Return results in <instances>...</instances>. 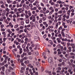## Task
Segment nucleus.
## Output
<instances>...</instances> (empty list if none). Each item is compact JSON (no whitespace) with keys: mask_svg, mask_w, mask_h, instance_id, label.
Here are the masks:
<instances>
[{"mask_svg":"<svg viewBox=\"0 0 75 75\" xmlns=\"http://www.w3.org/2000/svg\"><path fill=\"white\" fill-rule=\"evenodd\" d=\"M30 20H32L33 22H35L36 21V19H35V17L34 15H32L30 18Z\"/></svg>","mask_w":75,"mask_h":75,"instance_id":"f257e3e1","label":"nucleus"},{"mask_svg":"<svg viewBox=\"0 0 75 75\" xmlns=\"http://www.w3.org/2000/svg\"><path fill=\"white\" fill-rule=\"evenodd\" d=\"M68 68L69 69L68 70V72L70 73V75H72V74H73V71H72L71 69H70V68H71V69H72V67L69 66L68 67Z\"/></svg>","mask_w":75,"mask_h":75,"instance_id":"f03ea898","label":"nucleus"},{"mask_svg":"<svg viewBox=\"0 0 75 75\" xmlns=\"http://www.w3.org/2000/svg\"><path fill=\"white\" fill-rule=\"evenodd\" d=\"M48 62L49 63H51L52 62V59L51 57H49L48 59Z\"/></svg>","mask_w":75,"mask_h":75,"instance_id":"7ed1b4c3","label":"nucleus"},{"mask_svg":"<svg viewBox=\"0 0 75 75\" xmlns=\"http://www.w3.org/2000/svg\"><path fill=\"white\" fill-rule=\"evenodd\" d=\"M34 38L35 41H38V40H39V38L36 36H34Z\"/></svg>","mask_w":75,"mask_h":75,"instance_id":"20e7f679","label":"nucleus"},{"mask_svg":"<svg viewBox=\"0 0 75 75\" xmlns=\"http://www.w3.org/2000/svg\"><path fill=\"white\" fill-rule=\"evenodd\" d=\"M51 11L49 12V15H51L52 13H53V12H54V9H52V10H51Z\"/></svg>","mask_w":75,"mask_h":75,"instance_id":"39448f33","label":"nucleus"},{"mask_svg":"<svg viewBox=\"0 0 75 75\" xmlns=\"http://www.w3.org/2000/svg\"><path fill=\"white\" fill-rule=\"evenodd\" d=\"M2 34L3 35L4 37H6V33L5 32L3 31L2 32Z\"/></svg>","mask_w":75,"mask_h":75,"instance_id":"423d86ee","label":"nucleus"},{"mask_svg":"<svg viewBox=\"0 0 75 75\" xmlns=\"http://www.w3.org/2000/svg\"><path fill=\"white\" fill-rule=\"evenodd\" d=\"M35 52H33L32 53V54H33V55H38V54H39V53L38 52H35Z\"/></svg>","mask_w":75,"mask_h":75,"instance_id":"0eeeda50","label":"nucleus"},{"mask_svg":"<svg viewBox=\"0 0 75 75\" xmlns=\"http://www.w3.org/2000/svg\"><path fill=\"white\" fill-rule=\"evenodd\" d=\"M58 27V23H56L55 24V26L54 27V28L57 29Z\"/></svg>","mask_w":75,"mask_h":75,"instance_id":"6e6552de","label":"nucleus"},{"mask_svg":"<svg viewBox=\"0 0 75 75\" xmlns=\"http://www.w3.org/2000/svg\"><path fill=\"white\" fill-rule=\"evenodd\" d=\"M35 25L37 27V28H38V22L36 21L35 22Z\"/></svg>","mask_w":75,"mask_h":75,"instance_id":"1a4fd4ad","label":"nucleus"},{"mask_svg":"<svg viewBox=\"0 0 75 75\" xmlns=\"http://www.w3.org/2000/svg\"><path fill=\"white\" fill-rule=\"evenodd\" d=\"M23 8H19L18 9V11L19 12V13H22V9Z\"/></svg>","mask_w":75,"mask_h":75,"instance_id":"9d476101","label":"nucleus"},{"mask_svg":"<svg viewBox=\"0 0 75 75\" xmlns=\"http://www.w3.org/2000/svg\"><path fill=\"white\" fill-rule=\"evenodd\" d=\"M45 55H46V54L45 52H43L42 53V56L43 57H44L45 59H46V58H47V57H45Z\"/></svg>","mask_w":75,"mask_h":75,"instance_id":"9b49d317","label":"nucleus"},{"mask_svg":"<svg viewBox=\"0 0 75 75\" xmlns=\"http://www.w3.org/2000/svg\"><path fill=\"white\" fill-rule=\"evenodd\" d=\"M6 74H7V75H8V74H9L10 73V70L8 69H7L6 70Z\"/></svg>","mask_w":75,"mask_h":75,"instance_id":"f8f14e48","label":"nucleus"},{"mask_svg":"<svg viewBox=\"0 0 75 75\" xmlns=\"http://www.w3.org/2000/svg\"><path fill=\"white\" fill-rule=\"evenodd\" d=\"M23 32V30H20L19 31H18V34H21V33Z\"/></svg>","mask_w":75,"mask_h":75,"instance_id":"ddd939ff","label":"nucleus"},{"mask_svg":"<svg viewBox=\"0 0 75 75\" xmlns=\"http://www.w3.org/2000/svg\"><path fill=\"white\" fill-rule=\"evenodd\" d=\"M57 40L58 43H60L61 41V40H60V39H59V38H57Z\"/></svg>","mask_w":75,"mask_h":75,"instance_id":"4468645a","label":"nucleus"},{"mask_svg":"<svg viewBox=\"0 0 75 75\" xmlns=\"http://www.w3.org/2000/svg\"><path fill=\"white\" fill-rule=\"evenodd\" d=\"M23 50L24 52H27L28 53L29 52H30L29 51H28V50H27L25 48H23Z\"/></svg>","mask_w":75,"mask_h":75,"instance_id":"2eb2a0df","label":"nucleus"},{"mask_svg":"<svg viewBox=\"0 0 75 75\" xmlns=\"http://www.w3.org/2000/svg\"><path fill=\"white\" fill-rule=\"evenodd\" d=\"M25 19H28V17H29V16L27 14H25Z\"/></svg>","mask_w":75,"mask_h":75,"instance_id":"dca6fc26","label":"nucleus"},{"mask_svg":"<svg viewBox=\"0 0 75 75\" xmlns=\"http://www.w3.org/2000/svg\"><path fill=\"white\" fill-rule=\"evenodd\" d=\"M9 25H10V26H11V28H13V25H12V23L11 22H10L9 23Z\"/></svg>","mask_w":75,"mask_h":75,"instance_id":"f3484780","label":"nucleus"},{"mask_svg":"<svg viewBox=\"0 0 75 75\" xmlns=\"http://www.w3.org/2000/svg\"><path fill=\"white\" fill-rule=\"evenodd\" d=\"M65 30H67V31H69V29H65L64 28H63L62 30V31H64Z\"/></svg>","mask_w":75,"mask_h":75,"instance_id":"a211bd4d","label":"nucleus"},{"mask_svg":"<svg viewBox=\"0 0 75 75\" xmlns=\"http://www.w3.org/2000/svg\"><path fill=\"white\" fill-rule=\"evenodd\" d=\"M4 22L6 24H8V23H9L7 21V19H6V20H4Z\"/></svg>","mask_w":75,"mask_h":75,"instance_id":"6ab92c4d","label":"nucleus"},{"mask_svg":"<svg viewBox=\"0 0 75 75\" xmlns=\"http://www.w3.org/2000/svg\"><path fill=\"white\" fill-rule=\"evenodd\" d=\"M7 32L8 33H9L10 34H11V33H12V31H10V29H8L7 30Z\"/></svg>","mask_w":75,"mask_h":75,"instance_id":"aec40b11","label":"nucleus"},{"mask_svg":"<svg viewBox=\"0 0 75 75\" xmlns=\"http://www.w3.org/2000/svg\"><path fill=\"white\" fill-rule=\"evenodd\" d=\"M40 5L42 7H43L45 6L44 4L42 2H40Z\"/></svg>","mask_w":75,"mask_h":75,"instance_id":"412c9836","label":"nucleus"},{"mask_svg":"<svg viewBox=\"0 0 75 75\" xmlns=\"http://www.w3.org/2000/svg\"><path fill=\"white\" fill-rule=\"evenodd\" d=\"M46 72H47V73H48L49 74H50V75H51V71H50L48 70H46L45 71Z\"/></svg>","mask_w":75,"mask_h":75,"instance_id":"4be33fe9","label":"nucleus"},{"mask_svg":"<svg viewBox=\"0 0 75 75\" xmlns=\"http://www.w3.org/2000/svg\"><path fill=\"white\" fill-rule=\"evenodd\" d=\"M68 49L69 50V52H71V51H72V50H71V49H72V47H68Z\"/></svg>","mask_w":75,"mask_h":75,"instance_id":"5701e85b","label":"nucleus"},{"mask_svg":"<svg viewBox=\"0 0 75 75\" xmlns=\"http://www.w3.org/2000/svg\"><path fill=\"white\" fill-rule=\"evenodd\" d=\"M61 34H62V37H65V34L64 33V32L62 31L61 32Z\"/></svg>","mask_w":75,"mask_h":75,"instance_id":"b1692460","label":"nucleus"},{"mask_svg":"<svg viewBox=\"0 0 75 75\" xmlns=\"http://www.w3.org/2000/svg\"><path fill=\"white\" fill-rule=\"evenodd\" d=\"M49 43H50V44H51V45H52L53 44V42H52V41L50 40L49 41Z\"/></svg>","mask_w":75,"mask_h":75,"instance_id":"393cba45","label":"nucleus"},{"mask_svg":"<svg viewBox=\"0 0 75 75\" xmlns=\"http://www.w3.org/2000/svg\"><path fill=\"white\" fill-rule=\"evenodd\" d=\"M16 40H18V42H21V40L20 39H19L18 38H16Z\"/></svg>","mask_w":75,"mask_h":75,"instance_id":"a878e982","label":"nucleus"},{"mask_svg":"<svg viewBox=\"0 0 75 75\" xmlns=\"http://www.w3.org/2000/svg\"><path fill=\"white\" fill-rule=\"evenodd\" d=\"M49 28L50 29V28L53 29L54 28V26L53 25H51V26H49Z\"/></svg>","mask_w":75,"mask_h":75,"instance_id":"bb28decb","label":"nucleus"},{"mask_svg":"<svg viewBox=\"0 0 75 75\" xmlns=\"http://www.w3.org/2000/svg\"><path fill=\"white\" fill-rule=\"evenodd\" d=\"M62 35H61V34H59L58 36L59 38H60V39H62V37H61Z\"/></svg>","mask_w":75,"mask_h":75,"instance_id":"cd10ccee","label":"nucleus"},{"mask_svg":"<svg viewBox=\"0 0 75 75\" xmlns=\"http://www.w3.org/2000/svg\"><path fill=\"white\" fill-rule=\"evenodd\" d=\"M24 31L25 33H28V32L27 31V28H25V29Z\"/></svg>","mask_w":75,"mask_h":75,"instance_id":"c85d7f7f","label":"nucleus"},{"mask_svg":"<svg viewBox=\"0 0 75 75\" xmlns=\"http://www.w3.org/2000/svg\"><path fill=\"white\" fill-rule=\"evenodd\" d=\"M25 15V13H22L21 14V17H24V16Z\"/></svg>","mask_w":75,"mask_h":75,"instance_id":"c756f323","label":"nucleus"},{"mask_svg":"<svg viewBox=\"0 0 75 75\" xmlns=\"http://www.w3.org/2000/svg\"><path fill=\"white\" fill-rule=\"evenodd\" d=\"M61 46V45L60 44H59L57 45L56 46V48H60Z\"/></svg>","mask_w":75,"mask_h":75,"instance_id":"7c9ffc66","label":"nucleus"},{"mask_svg":"<svg viewBox=\"0 0 75 75\" xmlns=\"http://www.w3.org/2000/svg\"><path fill=\"white\" fill-rule=\"evenodd\" d=\"M36 10L37 7H34L33 8H32V10Z\"/></svg>","mask_w":75,"mask_h":75,"instance_id":"2f4dec72","label":"nucleus"},{"mask_svg":"<svg viewBox=\"0 0 75 75\" xmlns=\"http://www.w3.org/2000/svg\"><path fill=\"white\" fill-rule=\"evenodd\" d=\"M1 68L2 69V71H4L5 70L4 69H5V67H4L3 66L1 67Z\"/></svg>","mask_w":75,"mask_h":75,"instance_id":"473e14b6","label":"nucleus"},{"mask_svg":"<svg viewBox=\"0 0 75 75\" xmlns=\"http://www.w3.org/2000/svg\"><path fill=\"white\" fill-rule=\"evenodd\" d=\"M26 46V45H25V44H24L22 46V47L23 48H25V47Z\"/></svg>","mask_w":75,"mask_h":75,"instance_id":"72a5a7b5","label":"nucleus"},{"mask_svg":"<svg viewBox=\"0 0 75 75\" xmlns=\"http://www.w3.org/2000/svg\"><path fill=\"white\" fill-rule=\"evenodd\" d=\"M36 19L38 21V20H40V17H39V16H37L36 17Z\"/></svg>","mask_w":75,"mask_h":75,"instance_id":"f704fd0d","label":"nucleus"},{"mask_svg":"<svg viewBox=\"0 0 75 75\" xmlns=\"http://www.w3.org/2000/svg\"><path fill=\"white\" fill-rule=\"evenodd\" d=\"M24 63H25V64H29V63H30V62L29 61L27 60L25 61Z\"/></svg>","mask_w":75,"mask_h":75,"instance_id":"c9c22d12","label":"nucleus"},{"mask_svg":"<svg viewBox=\"0 0 75 75\" xmlns=\"http://www.w3.org/2000/svg\"><path fill=\"white\" fill-rule=\"evenodd\" d=\"M42 20L44 21H45V20H46V18H45V17H43L42 18Z\"/></svg>","mask_w":75,"mask_h":75,"instance_id":"e433bc0d","label":"nucleus"},{"mask_svg":"<svg viewBox=\"0 0 75 75\" xmlns=\"http://www.w3.org/2000/svg\"><path fill=\"white\" fill-rule=\"evenodd\" d=\"M71 12V11L70 10H69L67 11V14L69 16H70V12Z\"/></svg>","mask_w":75,"mask_h":75,"instance_id":"4c0bfd02","label":"nucleus"},{"mask_svg":"<svg viewBox=\"0 0 75 75\" xmlns=\"http://www.w3.org/2000/svg\"><path fill=\"white\" fill-rule=\"evenodd\" d=\"M51 38L52 40H55V39H56V38L55 37H54L53 36H52L51 37Z\"/></svg>","mask_w":75,"mask_h":75,"instance_id":"58836bf2","label":"nucleus"},{"mask_svg":"<svg viewBox=\"0 0 75 75\" xmlns=\"http://www.w3.org/2000/svg\"><path fill=\"white\" fill-rule=\"evenodd\" d=\"M36 65L38 67H39V66H40V63L39 62H36Z\"/></svg>","mask_w":75,"mask_h":75,"instance_id":"ea45409f","label":"nucleus"},{"mask_svg":"<svg viewBox=\"0 0 75 75\" xmlns=\"http://www.w3.org/2000/svg\"><path fill=\"white\" fill-rule=\"evenodd\" d=\"M25 23L26 24H28L29 23V20H27L25 21Z\"/></svg>","mask_w":75,"mask_h":75,"instance_id":"a19ab883","label":"nucleus"},{"mask_svg":"<svg viewBox=\"0 0 75 75\" xmlns=\"http://www.w3.org/2000/svg\"><path fill=\"white\" fill-rule=\"evenodd\" d=\"M43 16H44V14H43L40 13L39 14V16L40 17H42Z\"/></svg>","mask_w":75,"mask_h":75,"instance_id":"79ce46f5","label":"nucleus"},{"mask_svg":"<svg viewBox=\"0 0 75 75\" xmlns=\"http://www.w3.org/2000/svg\"><path fill=\"white\" fill-rule=\"evenodd\" d=\"M1 8H5V6H4L3 4H2L1 5Z\"/></svg>","mask_w":75,"mask_h":75,"instance_id":"37998d69","label":"nucleus"},{"mask_svg":"<svg viewBox=\"0 0 75 75\" xmlns=\"http://www.w3.org/2000/svg\"><path fill=\"white\" fill-rule=\"evenodd\" d=\"M62 26H64L65 25V24H66V23H65L63 21H62Z\"/></svg>","mask_w":75,"mask_h":75,"instance_id":"c03bdc74","label":"nucleus"},{"mask_svg":"<svg viewBox=\"0 0 75 75\" xmlns=\"http://www.w3.org/2000/svg\"><path fill=\"white\" fill-rule=\"evenodd\" d=\"M61 17H59V18H58V19H57V20L58 21H61Z\"/></svg>","mask_w":75,"mask_h":75,"instance_id":"a18cd8bd","label":"nucleus"},{"mask_svg":"<svg viewBox=\"0 0 75 75\" xmlns=\"http://www.w3.org/2000/svg\"><path fill=\"white\" fill-rule=\"evenodd\" d=\"M49 9L50 10H52L54 9L53 8V7L52 6H50V8H49Z\"/></svg>","mask_w":75,"mask_h":75,"instance_id":"49530a36","label":"nucleus"},{"mask_svg":"<svg viewBox=\"0 0 75 75\" xmlns=\"http://www.w3.org/2000/svg\"><path fill=\"white\" fill-rule=\"evenodd\" d=\"M42 8L43 9V11H46V10H47V8L45 7Z\"/></svg>","mask_w":75,"mask_h":75,"instance_id":"de8ad7c7","label":"nucleus"},{"mask_svg":"<svg viewBox=\"0 0 75 75\" xmlns=\"http://www.w3.org/2000/svg\"><path fill=\"white\" fill-rule=\"evenodd\" d=\"M18 26H19V25L18 24H17L16 25H15L14 26L15 28H17V27H18Z\"/></svg>","mask_w":75,"mask_h":75,"instance_id":"09e8293b","label":"nucleus"},{"mask_svg":"<svg viewBox=\"0 0 75 75\" xmlns=\"http://www.w3.org/2000/svg\"><path fill=\"white\" fill-rule=\"evenodd\" d=\"M7 1L8 2V3L9 4H10V3H11V1H10V0H7Z\"/></svg>","mask_w":75,"mask_h":75,"instance_id":"8fccbe9b","label":"nucleus"},{"mask_svg":"<svg viewBox=\"0 0 75 75\" xmlns=\"http://www.w3.org/2000/svg\"><path fill=\"white\" fill-rule=\"evenodd\" d=\"M54 9H55V11H56V12H57L58 11V9L57 8H55V7H54Z\"/></svg>","mask_w":75,"mask_h":75,"instance_id":"3c124183","label":"nucleus"},{"mask_svg":"<svg viewBox=\"0 0 75 75\" xmlns=\"http://www.w3.org/2000/svg\"><path fill=\"white\" fill-rule=\"evenodd\" d=\"M71 3L73 4H75V1H71Z\"/></svg>","mask_w":75,"mask_h":75,"instance_id":"603ef678","label":"nucleus"},{"mask_svg":"<svg viewBox=\"0 0 75 75\" xmlns=\"http://www.w3.org/2000/svg\"><path fill=\"white\" fill-rule=\"evenodd\" d=\"M39 23H42V19H40L39 21Z\"/></svg>","mask_w":75,"mask_h":75,"instance_id":"864d4df0","label":"nucleus"},{"mask_svg":"<svg viewBox=\"0 0 75 75\" xmlns=\"http://www.w3.org/2000/svg\"><path fill=\"white\" fill-rule=\"evenodd\" d=\"M35 12L36 13H38L39 12H40V11L38 9H36L35 11Z\"/></svg>","mask_w":75,"mask_h":75,"instance_id":"5fc2aeb1","label":"nucleus"},{"mask_svg":"<svg viewBox=\"0 0 75 75\" xmlns=\"http://www.w3.org/2000/svg\"><path fill=\"white\" fill-rule=\"evenodd\" d=\"M33 71V73H35V68H33L32 69Z\"/></svg>","mask_w":75,"mask_h":75,"instance_id":"6e6d98bb","label":"nucleus"},{"mask_svg":"<svg viewBox=\"0 0 75 75\" xmlns=\"http://www.w3.org/2000/svg\"><path fill=\"white\" fill-rule=\"evenodd\" d=\"M28 5L30 7H33V5L31 4H29Z\"/></svg>","mask_w":75,"mask_h":75,"instance_id":"4d7b16f0","label":"nucleus"},{"mask_svg":"<svg viewBox=\"0 0 75 75\" xmlns=\"http://www.w3.org/2000/svg\"><path fill=\"white\" fill-rule=\"evenodd\" d=\"M29 3H30V2H29V1H26L25 2V4H27V5H28V4H29Z\"/></svg>","mask_w":75,"mask_h":75,"instance_id":"13d9d810","label":"nucleus"},{"mask_svg":"<svg viewBox=\"0 0 75 75\" xmlns=\"http://www.w3.org/2000/svg\"><path fill=\"white\" fill-rule=\"evenodd\" d=\"M70 58H72V59H75V56H72L70 57Z\"/></svg>","mask_w":75,"mask_h":75,"instance_id":"bf43d9fd","label":"nucleus"},{"mask_svg":"<svg viewBox=\"0 0 75 75\" xmlns=\"http://www.w3.org/2000/svg\"><path fill=\"white\" fill-rule=\"evenodd\" d=\"M27 59V57H24L23 58V60H24L25 61V60H26V59Z\"/></svg>","mask_w":75,"mask_h":75,"instance_id":"052dcab7","label":"nucleus"},{"mask_svg":"<svg viewBox=\"0 0 75 75\" xmlns=\"http://www.w3.org/2000/svg\"><path fill=\"white\" fill-rule=\"evenodd\" d=\"M26 49L28 50V51L29 52H30V50H29L28 49V46H27L26 47Z\"/></svg>","mask_w":75,"mask_h":75,"instance_id":"680f3d73","label":"nucleus"},{"mask_svg":"<svg viewBox=\"0 0 75 75\" xmlns=\"http://www.w3.org/2000/svg\"><path fill=\"white\" fill-rule=\"evenodd\" d=\"M48 22H49V23H50V24H52V21L50 20H49Z\"/></svg>","mask_w":75,"mask_h":75,"instance_id":"e2e57ef3","label":"nucleus"},{"mask_svg":"<svg viewBox=\"0 0 75 75\" xmlns=\"http://www.w3.org/2000/svg\"><path fill=\"white\" fill-rule=\"evenodd\" d=\"M4 26V25L2 24L1 25V28H3V27Z\"/></svg>","mask_w":75,"mask_h":75,"instance_id":"0e129e2a","label":"nucleus"},{"mask_svg":"<svg viewBox=\"0 0 75 75\" xmlns=\"http://www.w3.org/2000/svg\"><path fill=\"white\" fill-rule=\"evenodd\" d=\"M51 17H52L51 16H49L47 17V18L48 19H51Z\"/></svg>","mask_w":75,"mask_h":75,"instance_id":"69168bd1","label":"nucleus"},{"mask_svg":"<svg viewBox=\"0 0 75 75\" xmlns=\"http://www.w3.org/2000/svg\"><path fill=\"white\" fill-rule=\"evenodd\" d=\"M32 13L33 14H35V11H33L32 12Z\"/></svg>","mask_w":75,"mask_h":75,"instance_id":"338daca9","label":"nucleus"},{"mask_svg":"<svg viewBox=\"0 0 75 75\" xmlns=\"http://www.w3.org/2000/svg\"><path fill=\"white\" fill-rule=\"evenodd\" d=\"M52 74L53 75H56V73L55 72H54L53 71L52 72Z\"/></svg>","mask_w":75,"mask_h":75,"instance_id":"774afa93","label":"nucleus"}]
</instances>
